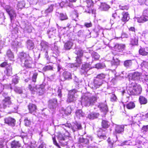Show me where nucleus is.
Listing matches in <instances>:
<instances>
[{
	"instance_id": "obj_1",
	"label": "nucleus",
	"mask_w": 148,
	"mask_h": 148,
	"mask_svg": "<svg viewBox=\"0 0 148 148\" xmlns=\"http://www.w3.org/2000/svg\"><path fill=\"white\" fill-rule=\"evenodd\" d=\"M18 58L20 62L23 63L24 62L23 67L27 69H31L33 68L34 62L32 58L29 54L23 52H20L18 56Z\"/></svg>"
},
{
	"instance_id": "obj_2",
	"label": "nucleus",
	"mask_w": 148,
	"mask_h": 148,
	"mask_svg": "<svg viewBox=\"0 0 148 148\" xmlns=\"http://www.w3.org/2000/svg\"><path fill=\"white\" fill-rule=\"evenodd\" d=\"M97 97L96 96H92L88 97L85 96L82 97L81 103L86 107L92 106L97 102Z\"/></svg>"
},
{
	"instance_id": "obj_3",
	"label": "nucleus",
	"mask_w": 148,
	"mask_h": 148,
	"mask_svg": "<svg viewBox=\"0 0 148 148\" xmlns=\"http://www.w3.org/2000/svg\"><path fill=\"white\" fill-rule=\"evenodd\" d=\"M5 10L9 16L11 22H12L14 18L16 17V15L15 11L10 6L8 5L6 7Z\"/></svg>"
},
{
	"instance_id": "obj_4",
	"label": "nucleus",
	"mask_w": 148,
	"mask_h": 148,
	"mask_svg": "<svg viewBox=\"0 0 148 148\" xmlns=\"http://www.w3.org/2000/svg\"><path fill=\"white\" fill-rule=\"evenodd\" d=\"M4 123L11 126L14 127L15 125L16 121L13 118L10 116L6 117L4 119Z\"/></svg>"
},
{
	"instance_id": "obj_5",
	"label": "nucleus",
	"mask_w": 148,
	"mask_h": 148,
	"mask_svg": "<svg viewBox=\"0 0 148 148\" xmlns=\"http://www.w3.org/2000/svg\"><path fill=\"white\" fill-rule=\"evenodd\" d=\"M27 107L29 113L34 114L36 112L37 107L35 104L32 103H29L27 106Z\"/></svg>"
},
{
	"instance_id": "obj_6",
	"label": "nucleus",
	"mask_w": 148,
	"mask_h": 148,
	"mask_svg": "<svg viewBox=\"0 0 148 148\" xmlns=\"http://www.w3.org/2000/svg\"><path fill=\"white\" fill-rule=\"evenodd\" d=\"M58 138L61 146H64L67 145L68 139L66 137L63 136L61 134H60L58 135Z\"/></svg>"
},
{
	"instance_id": "obj_7",
	"label": "nucleus",
	"mask_w": 148,
	"mask_h": 148,
	"mask_svg": "<svg viewBox=\"0 0 148 148\" xmlns=\"http://www.w3.org/2000/svg\"><path fill=\"white\" fill-rule=\"evenodd\" d=\"M48 106L50 109H55L57 106V100L56 99H49L48 101Z\"/></svg>"
},
{
	"instance_id": "obj_8",
	"label": "nucleus",
	"mask_w": 148,
	"mask_h": 148,
	"mask_svg": "<svg viewBox=\"0 0 148 148\" xmlns=\"http://www.w3.org/2000/svg\"><path fill=\"white\" fill-rule=\"evenodd\" d=\"M2 103L3 108H5L7 107H9L12 104L11 97L9 96L5 97L2 100Z\"/></svg>"
},
{
	"instance_id": "obj_9",
	"label": "nucleus",
	"mask_w": 148,
	"mask_h": 148,
	"mask_svg": "<svg viewBox=\"0 0 148 148\" xmlns=\"http://www.w3.org/2000/svg\"><path fill=\"white\" fill-rule=\"evenodd\" d=\"M36 94L39 96H42L44 94L45 89V85L41 84L39 85L38 87H36Z\"/></svg>"
},
{
	"instance_id": "obj_10",
	"label": "nucleus",
	"mask_w": 148,
	"mask_h": 148,
	"mask_svg": "<svg viewBox=\"0 0 148 148\" xmlns=\"http://www.w3.org/2000/svg\"><path fill=\"white\" fill-rule=\"evenodd\" d=\"M90 69V65L87 63H85L83 64L80 70V72L82 74L86 73L87 71Z\"/></svg>"
},
{
	"instance_id": "obj_11",
	"label": "nucleus",
	"mask_w": 148,
	"mask_h": 148,
	"mask_svg": "<svg viewBox=\"0 0 148 148\" xmlns=\"http://www.w3.org/2000/svg\"><path fill=\"white\" fill-rule=\"evenodd\" d=\"M148 21V9L144 10L143 15L139 18V23H143Z\"/></svg>"
},
{
	"instance_id": "obj_12",
	"label": "nucleus",
	"mask_w": 148,
	"mask_h": 148,
	"mask_svg": "<svg viewBox=\"0 0 148 148\" xmlns=\"http://www.w3.org/2000/svg\"><path fill=\"white\" fill-rule=\"evenodd\" d=\"M4 73L5 75L8 76H10L12 75L13 69L11 65H8L5 68Z\"/></svg>"
},
{
	"instance_id": "obj_13",
	"label": "nucleus",
	"mask_w": 148,
	"mask_h": 148,
	"mask_svg": "<svg viewBox=\"0 0 148 148\" xmlns=\"http://www.w3.org/2000/svg\"><path fill=\"white\" fill-rule=\"evenodd\" d=\"M82 128L81 124L77 122L74 123L73 125L71 127V129L73 132L81 130Z\"/></svg>"
},
{
	"instance_id": "obj_14",
	"label": "nucleus",
	"mask_w": 148,
	"mask_h": 148,
	"mask_svg": "<svg viewBox=\"0 0 148 148\" xmlns=\"http://www.w3.org/2000/svg\"><path fill=\"white\" fill-rule=\"evenodd\" d=\"M122 15L121 20L125 23L127 22L130 19V14L127 12H123L122 13Z\"/></svg>"
},
{
	"instance_id": "obj_15",
	"label": "nucleus",
	"mask_w": 148,
	"mask_h": 148,
	"mask_svg": "<svg viewBox=\"0 0 148 148\" xmlns=\"http://www.w3.org/2000/svg\"><path fill=\"white\" fill-rule=\"evenodd\" d=\"M10 146L11 148H20L21 145L19 141L14 140L11 143Z\"/></svg>"
},
{
	"instance_id": "obj_16",
	"label": "nucleus",
	"mask_w": 148,
	"mask_h": 148,
	"mask_svg": "<svg viewBox=\"0 0 148 148\" xmlns=\"http://www.w3.org/2000/svg\"><path fill=\"white\" fill-rule=\"evenodd\" d=\"M90 137L87 136L86 138L80 137L79 138L78 142L79 143L83 144H88L89 143V139Z\"/></svg>"
},
{
	"instance_id": "obj_17",
	"label": "nucleus",
	"mask_w": 148,
	"mask_h": 148,
	"mask_svg": "<svg viewBox=\"0 0 148 148\" xmlns=\"http://www.w3.org/2000/svg\"><path fill=\"white\" fill-rule=\"evenodd\" d=\"M101 112L106 114L108 111V109L107 105L105 103H101L100 104L99 106Z\"/></svg>"
},
{
	"instance_id": "obj_18",
	"label": "nucleus",
	"mask_w": 148,
	"mask_h": 148,
	"mask_svg": "<svg viewBox=\"0 0 148 148\" xmlns=\"http://www.w3.org/2000/svg\"><path fill=\"white\" fill-rule=\"evenodd\" d=\"M62 76L65 80H69L72 78L71 73L67 71H64L63 73Z\"/></svg>"
},
{
	"instance_id": "obj_19",
	"label": "nucleus",
	"mask_w": 148,
	"mask_h": 148,
	"mask_svg": "<svg viewBox=\"0 0 148 148\" xmlns=\"http://www.w3.org/2000/svg\"><path fill=\"white\" fill-rule=\"evenodd\" d=\"M124 126L123 125H117L115 129L116 134H120L124 131Z\"/></svg>"
},
{
	"instance_id": "obj_20",
	"label": "nucleus",
	"mask_w": 148,
	"mask_h": 148,
	"mask_svg": "<svg viewBox=\"0 0 148 148\" xmlns=\"http://www.w3.org/2000/svg\"><path fill=\"white\" fill-rule=\"evenodd\" d=\"M79 14L76 10H74L72 12L71 17L72 20L75 21V22L77 21L78 19Z\"/></svg>"
},
{
	"instance_id": "obj_21",
	"label": "nucleus",
	"mask_w": 148,
	"mask_h": 148,
	"mask_svg": "<svg viewBox=\"0 0 148 148\" xmlns=\"http://www.w3.org/2000/svg\"><path fill=\"white\" fill-rule=\"evenodd\" d=\"M99 115V113H91L88 115L87 118L90 120H93L97 118Z\"/></svg>"
},
{
	"instance_id": "obj_22",
	"label": "nucleus",
	"mask_w": 148,
	"mask_h": 148,
	"mask_svg": "<svg viewBox=\"0 0 148 148\" xmlns=\"http://www.w3.org/2000/svg\"><path fill=\"white\" fill-rule=\"evenodd\" d=\"M120 61L118 58H113L112 60L111 61V65L112 66H114L116 68L120 65Z\"/></svg>"
},
{
	"instance_id": "obj_23",
	"label": "nucleus",
	"mask_w": 148,
	"mask_h": 148,
	"mask_svg": "<svg viewBox=\"0 0 148 148\" xmlns=\"http://www.w3.org/2000/svg\"><path fill=\"white\" fill-rule=\"evenodd\" d=\"M73 45V43L70 41H67L64 44V48L67 50L71 49Z\"/></svg>"
},
{
	"instance_id": "obj_24",
	"label": "nucleus",
	"mask_w": 148,
	"mask_h": 148,
	"mask_svg": "<svg viewBox=\"0 0 148 148\" xmlns=\"http://www.w3.org/2000/svg\"><path fill=\"white\" fill-rule=\"evenodd\" d=\"M26 44L27 48L29 50H32L34 48V43L32 40H28L26 41Z\"/></svg>"
},
{
	"instance_id": "obj_25",
	"label": "nucleus",
	"mask_w": 148,
	"mask_h": 148,
	"mask_svg": "<svg viewBox=\"0 0 148 148\" xmlns=\"http://www.w3.org/2000/svg\"><path fill=\"white\" fill-rule=\"evenodd\" d=\"M75 115L78 118L80 119L81 117L84 116L85 114L83 112L82 109H78L75 112Z\"/></svg>"
},
{
	"instance_id": "obj_26",
	"label": "nucleus",
	"mask_w": 148,
	"mask_h": 148,
	"mask_svg": "<svg viewBox=\"0 0 148 148\" xmlns=\"http://www.w3.org/2000/svg\"><path fill=\"white\" fill-rule=\"evenodd\" d=\"M101 126L102 128L106 129L110 126V124L107 121L102 119L101 122Z\"/></svg>"
},
{
	"instance_id": "obj_27",
	"label": "nucleus",
	"mask_w": 148,
	"mask_h": 148,
	"mask_svg": "<svg viewBox=\"0 0 148 148\" xmlns=\"http://www.w3.org/2000/svg\"><path fill=\"white\" fill-rule=\"evenodd\" d=\"M94 83L95 86L96 87H99L102 84V80H99L96 77L94 80Z\"/></svg>"
},
{
	"instance_id": "obj_28",
	"label": "nucleus",
	"mask_w": 148,
	"mask_h": 148,
	"mask_svg": "<svg viewBox=\"0 0 148 148\" xmlns=\"http://www.w3.org/2000/svg\"><path fill=\"white\" fill-rule=\"evenodd\" d=\"M125 45L124 44H116L115 45V49H117V51L119 52L123 51L125 49Z\"/></svg>"
},
{
	"instance_id": "obj_29",
	"label": "nucleus",
	"mask_w": 148,
	"mask_h": 148,
	"mask_svg": "<svg viewBox=\"0 0 148 148\" xmlns=\"http://www.w3.org/2000/svg\"><path fill=\"white\" fill-rule=\"evenodd\" d=\"M74 53L77 55V56L82 57L83 56L84 52L81 49L77 48L75 49Z\"/></svg>"
},
{
	"instance_id": "obj_30",
	"label": "nucleus",
	"mask_w": 148,
	"mask_h": 148,
	"mask_svg": "<svg viewBox=\"0 0 148 148\" xmlns=\"http://www.w3.org/2000/svg\"><path fill=\"white\" fill-rule=\"evenodd\" d=\"M100 8L103 11H107L110 8L109 5L105 3H101L100 6Z\"/></svg>"
},
{
	"instance_id": "obj_31",
	"label": "nucleus",
	"mask_w": 148,
	"mask_h": 148,
	"mask_svg": "<svg viewBox=\"0 0 148 148\" xmlns=\"http://www.w3.org/2000/svg\"><path fill=\"white\" fill-rule=\"evenodd\" d=\"M147 102V100L145 97L143 96L139 97V102L141 104H145Z\"/></svg>"
},
{
	"instance_id": "obj_32",
	"label": "nucleus",
	"mask_w": 148,
	"mask_h": 148,
	"mask_svg": "<svg viewBox=\"0 0 148 148\" xmlns=\"http://www.w3.org/2000/svg\"><path fill=\"white\" fill-rule=\"evenodd\" d=\"M148 75H147L145 73H141V75L139 73V80L141 79L142 81L143 80L146 81L148 80Z\"/></svg>"
},
{
	"instance_id": "obj_33",
	"label": "nucleus",
	"mask_w": 148,
	"mask_h": 148,
	"mask_svg": "<svg viewBox=\"0 0 148 148\" xmlns=\"http://www.w3.org/2000/svg\"><path fill=\"white\" fill-rule=\"evenodd\" d=\"M37 85H36L34 87L33 86L32 84H29L28 85V89L33 94H34L36 91L35 90V89H36Z\"/></svg>"
},
{
	"instance_id": "obj_34",
	"label": "nucleus",
	"mask_w": 148,
	"mask_h": 148,
	"mask_svg": "<svg viewBox=\"0 0 148 148\" xmlns=\"http://www.w3.org/2000/svg\"><path fill=\"white\" fill-rule=\"evenodd\" d=\"M25 4L23 1L18 2L17 4V9H22L25 7Z\"/></svg>"
},
{
	"instance_id": "obj_35",
	"label": "nucleus",
	"mask_w": 148,
	"mask_h": 148,
	"mask_svg": "<svg viewBox=\"0 0 148 148\" xmlns=\"http://www.w3.org/2000/svg\"><path fill=\"white\" fill-rule=\"evenodd\" d=\"M7 55L10 59H12L14 58V54L10 50L7 51Z\"/></svg>"
},
{
	"instance_id": "obj_36",
	"label": "nucleus",
	"mask_w": 148,
	"mask_h": 148,
	"mask_svg": "<svg viewBox=\"0 0 148 148\" xmlns=\"http://www.w3.org/2000/svg\"><path fill=\"white\" fill-rule=\"evenodd\" d=\"M126 107L128 109H132L135 107V105L133 102H130L126 105Z\"/></svg>"
},
{
	"instance_id": "obj_37",
	"label": "nucleus",
	"mask_w": 148,
	"mask_h": 148,
	"mask_svg": "<svg viewBox=\"0 0 148 148\" xmlns=\"http://www.w3.org/2000/svg\"><path fill=\"white\" fill-rule=\"evenodd\" d=\"M107 141L108 143L109 146L111 148L113 147L114 145L116 142V141H114L112 139H111L110 137L108 138L107 140Z\"/></svg>"
},
{
	"instance_id": "obj_38",
	"label": "nucleus",
	"mask_w": 148,
	"mask_h": 148,
	"mask_svg": "<svg viewBox=\"0 0 148 148\" xmlns=\"http://www.w3.org/2000/svg\"><path fill=\"white\" fill-rule=\"evenodd\" d=\"M59 18L60 20H66L68 19V17L66 14L60 13V14Z\"/></svg>"
},
{
	"instance_id": "obj_39",
	"label": "nucleus",
	"mask_w": 148,
	"mask_h": 148,
	"mask_svg": "<svg viewBox=\"0 0 148 148\" xmlns=\"http://www.w3.org/2000/svg\"><path fill=\"white\" fill-rule=\"evenodd\" d=\"M53 70V67L50 65L46 66H45L42 69V71L44 72L47 71L49 70Z\"/></svg>"
},
{
	"instance_id": "obj_40",
	"label": "nucleus",
	"mask_w": 148,
	"mask_h": 148,
	"mask_svg": "<svg viewBox=\"0 0 148 148\" xmlns=\"http://www.w3.org/2000/svg\"><path fill=\"white\" fill-rule=\"evenodd\" d=\"M19 78L17 76H15L12 79V84L14 85L18 84L19 82Z\"/></svg>"
},
{
	"instance_id": "obj_41",
	"label": "nucleus",
	"mask_w": 148,
	"mask_h": 148,
	"mask_svg": "<svg viewBox=\"0 0 148 148\" xmlns=\"http://www.w3.org/2000/svg\"><path fill=\"white\" fill-rule=\"evenodd\" d=\"M74 95L70 94L69 95L68 98L67 99V101L69 103H71L73 101Z\"/></svg>"
},
{
	"instance_id": "obj_42",
	"label": "nucleus",
	"mask_w": 148,
	"mask_h": 148,
	"mask_svg": "<svg viewBox=\"0 0 148 148\" xmlns=\"http://www.w3.org/2000/svg\"><path fill=\"white\" fill-rule=\"evenodd\" d=\"M106 76V75L105 74L103 73H101L97 75L96 77L99 80H102V79L105 78Z\"/></svg>"
},
{
	"instance_id": "obj_43",
	"label": "nucleus",
	"mask_w": 148,
	"mask_h": 148,
	"mask_svg": "<svg viewBox=\"0 0 148 148\" xmlns=\"http://www.w3.org/2000/svg\"><path fill=\"white\" fill-rule=\"evenodd\" d=\"M53 4H51L49 6L48 8L45 10L46 12L49 13L52 12L53 11Z\"/></svg>"
},
{
	"instance_id": "obj_44",
	"label": "nucleus",
	"mask_w": 148,
	"mask_h": 148,
	"mask_svg": "<svg viewBox=\"0 0 148 148\" xmlns=\"http://www.w3.org/2000/svg\"><path fill=\"white\" fill-rule=\"evenodd\" d=\"M38 75V73L36 72L33 73L32 77V80L33 82L34 83L36 82V79Z\"/></svg>"
},
{
	"instance_id": "obj_45",
	"label": "nucleus",
	"mask_w": 148,
	"mask_h": 148,
	"mask_svg": "<svg viewBox=\"0 0 148 148\" xmlns=\"http://www.w3.org/2000/svg\"><path fill=\"white\" fill-rule=\"evenodd\" d=\"M92 57L95 60H98L99 58V55L96 52H94L92 53Z\"/></svg>"
},
{
	"instance_id": "obj_46",
	"label": "nucleus",
	"mask_w": 148,
	"mask_h": 148,
	"mask_svg": "<svg viewBox=\"0 0 148 148\" xmlns=\"http://www.w3.org/2000/svg\"><path fill=\"white\" fill-rule=\"evenodd\" d=\"M147 131H148V125L143 126L142 129L141 130V132L145 134Z\"/></svg>"
},
{
	"instance_id": "obj_47",
	"label": "nucleus",
	"mask_w": 148,
	"mask_h": 148,
	"mask_svg": "<svg viewBox=\"0 0 148 148\" xmlns=\"http://www.w3.org/2000/svg\"><path fill=\"white\" fill-rule=\"evenodd\" d=\"M25 125V126L28 127L31 125V121L28 118H26L24 120Z\"/></svg>"
},
{
	"instance_id": "obj_48",
	"label": "nucleus",
	"mask_w": 148,
	"mask_h": 148,
	"mask_svg": "<svg viewBox=\"0 0 148 148\" xmlns=\"http://www.w3.org/2000/svg\"><path fill=\"white\" fill-rule=\"evenodd\" d=\"M8 65V61L5 60L4 62H2L0 64V67L1 68H4Z\"/></svg>"
},
{
	"instance_id": "obj_49",
	"label": "nucleus",
	"mask_w": 148,
	"mask_h": 148,
	"mask_svg": "<svg viewBox=\"0 0 148 148\" xmlns=\"http://www.w3.org/2000/svg\"><path fill=\"white\" fill-rule=\"evenodd\" d=\"M139 76V73L138 72H134L132 75V78L134 80L137 79Z\"/></svg>"
},
{
	"instance_id": "obj_50",
	"label": "nucleus",
	"mask_w": 148,
	"mask_h": 148,
	"mask_svg": "<svg viewBox=\"0 0 148 148\" xmlns=\"http://www.w3.org/2000/svg\"><path fill=\"white\" fill-rule=\"evenodd\" d=\"M52 140L53 142V143L54 145L58 147V148H61L60 145L57 143L55 137H52Z\"/></svg>"
},
{
	"instance_id": "obj_51",
	"label": "nucleus",
	"mask_w": 148,
	"mask_h": 148,
	"mask_svg": "<svg viewBox=\"0 0 148 148\" xmlns=\"http://www.w3.org/2000/svg\"><path fill=\"white\" fill-rule=\"evenodd\" d=\"M81 57L78 56H76V62L79 64H81L82 63V59H81Z\"/></svg>"
},
{
	"instance_id": "obj_52",
	"label": "nucleus",
	"mask_w": 148,
	"mask_h": 148,
	"mask_svg": "<svg viewBox=\"0 0 148 148\" xmlns=\"http://www.w3.org/2000/svg\"><path fill=\"white\" fill-rule=\"evenodd\" d=\"M131 60H125L124 62V65L125 67H128L130 64Z\"/></svg>"
},
{
	"instance_id": "obj_53",
	"label": "nucleus",
	"mask_w": 148,
	"mask_h": 148,
	"mask_svg": "<svg viewBox=\"0 0 148 148\" xmlns=\"http://www.w3.org/2000/svg\"><path fill=\"white\" fill-rule=\"evenodd\" d=\"M92 23L91 22H90L89 23H85L84 24V26L87 28H89L92 26Z\"/></svg>"
},
{
	"instance_id": "obj_54",
	"label": "nucleus",
	"mask_w": 148,
	"mask_h": 148,
	"mask_svg": "<svg viewBox=\"0 0 148 148\" xmlns=\"http://www.w3.org/2000/svg\"><path fill=\"white\" fill-rule=\"evenodd\" d=\"M138 94V91L136 89L134 88L132 92H130V94L131 95H137Z\"/></svg>"
},
{
	"instance_id": "obj_55",
	"label": "nucleus",
	"mask_w": 148,
	"mask_h": 148,
	"mask_svg": "<svg viewBox=\"0 0 148 148\" xmlns=\"http://www.w3.org/2000/svg\"><path fill=\"white\" fill-rule=\"evenodd\" d=\"M14 90L16 92L19 94L21 93L22 92V90L19 87H15L14 88Z\"/></svg>"
},
{
	"instance_id": "obj_56",
	"label": "nucleus",
	"mask_w": 148,
	"mask_h": 148,
	"mask_svg": "<svg viewBox=\"0 0 148 148\" xmlns=\"http://www.w3.org/2000/svg\"><path fill=\"white\" fill-rule=\"evenodd\" d=\"M148 53L142 50L141 49H139V54L143 56H145L147 55Z\"/></svg>"
},
{
	"instance_id": "obj_57",
	"label": "nucleus",
	"mask_w": 148,
	"mask_h": 148,
	"mask_svg": "<svg viewBox=\"0 0 148 148\" xmlns=\"http://www.w3.org/2000/svg\"><path fill=\"white\" fill-rule=\"evenodd\" d=\"M141 65L142 66H144L148 69V62L144 61L141 63Z\"/></svg>"
},
{
	"instance_id": "obj_58",
	"label": "nucleus",
	"mask_w": 148,
	"mask_h": 148,
	"mask_svg": "<svg viewBox=\"0 0 148 148\" xmlns=\"http://www.w3.org/2000/svg\"><path fill=\"white\" fill-rule=\"evenodd\" d=\"M129 9V7L128 5H123L120 7V9L121 10H127Z\"/></svg>"
},
{
	"instance_id": "obj_59",
	"label": "nucleus",
	"mask_w": 148,
	"mask_h": 148,
	"mask_svg": "<svg viewBox=\"0 0 148 148\" xmlns=\"http://www.w3.org/2000/svg\"><path fill=\"white\" fill-rule=\"evenodd\" d=\"M5 142L4 140L1 139L0 140V148H3L4 147V143Z\"/></svg>"
},
{
	"instance_id": "obj_60",
	"label": "nucleus",
	"mask_w": 148,
	"mask_h": 148,
	"mask_svg": "<svg viewBox=\"0 0 148 148\" xmlns=\"http://www.w3.org/2000/svg\"><path fill=\"white\" fill-rule=\"evenodd\" d=\"M116 97L115 95L114 94L112 95V96L110 98V100L112 101H115L116 99Z\"/></svg>"
},
{
	"instance_id": "obj_61",
	"label": "nucleus",
	"mask_w": 148,
	"mask_h": 148,
	"mask_svg": "<svg viewBox=\"0 0 148 148\" xmlns=\"http://www.w3.org/2000/svg\"><path fill=\"white\" fill-rule=\"evenodd\" d=\"M95 67L97 69H101L102 67V65L100 63H97L95 65Z\"/></svg>"
},
{
	"instance_id": "obj_62",
	"label": "nucleus",
	"mask_w": 148,
	"mask_h": 148,
	"mask_svg": "<svg viewBox=\"0 0 148 148\" xmlns=\"http://www.w3.org/2000/svg\"><path fill=\"white\" fill-rule=\"evenodd\" d=\"M98 136L100 138H102L105 139V138H106V136L105 134H102L101 135L99 133H98Z\"/></svg>"
},
{
	"instance_id": "obj_63",
	"label": "nucleus",
	"mask_w": 148,
	"mask_h": 148,
	"mask_svg": "<svg viewBox=\"0 0 148 148\" xmlns=\"http://www.w3.org/2000/svg\"><path fill=\"white\" fill-rule=\"evenodd\" d=\"M141 117L142 119H145L148 118V112L147 114H145L144 115L143 114Z\"/></svg>"
},
{
	"instance_id": "obj_64",
	"label": "nucleus",
	"mask_w": 148,
	"mask_h": 148,
	"mask_svg": "<svg viewBox=\"0 0 148 148\" xmlns=\"http://www.w3.org/2000/svg\"><path fill=\"white\" fill-rule=\"evenodd\" d=\"M58 95L60 97H61L62 96V91L61 89H58Z\"/></svg>"
}]
</instances>
